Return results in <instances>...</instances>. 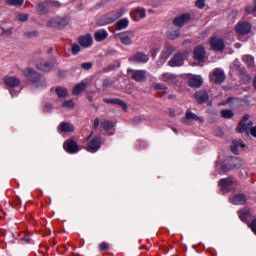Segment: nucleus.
I'll return each instance as SVG.
<instances>
[{
  "mask_svg": "<svg viewBox=\"0 0 256 256\" xmlns=\"http://www.w3.org/2000/svg\"><path fill=\"white\" fill-rule=\"evenodd\" d=\"M22 75L32 83L36 88L38 87H47V81L45 77L39 72L35 71L33 68H25L21 70Z\"/></svg>",
  "mask_w": 256,
  "mask_h": 256,
  "instance_id": "obj_1",
  "label": "nucleus"
},
{
  "mask_svg": "<svg viewBox=\"0 0 256 256\" xmlns=\"http://www.w3.org/2000/svg\"><path fill=\"white\" fill-rule=\"evenodd\" d=\"M70 18L67 15L54 16L46 22V27L50 29H63L69 25Z\"/></svg>",
  "mask_w": 256,
  "mask_h": 256,
  "instance_id": "obj_2",
  "label": "nucleus"
},
{
  "mask_svg": "<svg viewBox=\"0 0 256 256\" xmlns=\"http://www.w3.org/2000/svg\"><path fill=\"white\" fill-rule=\"evenodd\" d=\"M123 15H125V8L109 12L102 17V20L104 21L102 25H109L110 23L117 21V19H120V17H123Z\"/></svg>",
  "mask_w": 256,
  "mask_h": 256,
  "instance_id": "obj_3",
  "label": "nucleus"
},
{
  "mask_svg": "<svg viewBox=\"0 0 256 256\" xmlns=\"http://www.w3.org/2000/svg\"><path fill=\"white\" fill-rule=\"evenodd\" d=\"M243 163V159L238 157H231L229 159V163L222 166V169L227 173L231 171V169H241V167H243Z\"/></svg>",
  "mask_w": 256,
  "mask_h": 256,
  "instance_id": "obj_4",
  "label": "nucleus"
},
{
  "mask_svg": "<svg viewBox=\"0 0 256 256\" xmlns=\"http://www.w3.org/2000/svg\"><path fill=\"white\" fill-rule=\"evenodd\" d=\"M210 80L217 85H221L225 81V72L219 68L214 69L213 73L210 74Z\"/></svg>",
  "mask_w": 256,
  "mask_h": 256,
  "instance_id": "obj_5",
  "label": "nucleus"
},
{
  "mask_svg": "<svg viewBox=\"0 0 256 256\" xmlns=\"http://www.w3.org/2000/svg\"><path fill=\"white\" fill-rule=\"evenodd\" d=\"M131 77L137 83L147 81V70H130Z\"/></svg>",
  "mask_w": 256,
  "mask_h": 256,
  "instance_id": "obj_6",
  "label": "nucleus"
},
{
  "mask_svg": "<svg viewBox=\"0 0 256 256\" xmlns=\"http://www.w3.org/2000/svg\"><path fill=\"white\" fill-rule=\"evenodd\" d=\"M210 47L213 51H223L225 49V42L223 39L214 36L210 38Z\"/></svg>",
  "mask_w": 256,
  "mask_h": 256,
  "instance_id": "obj_7",
  "label": "nucleus"
},
{
  "mask_svg": "<svg viewBox=\"0 0 256 256\" xmlns=\"http://www.w3.org/2000/svg\"><path fill=\"white\" fill-rule=\"evenodd\" d=\"M86 149L89 153H97V151L101 149V138L94 137L88 142Z\"/></svg>",
  "mask_w": 256,
  "mask_h": 256,
  "instance_id": "obj_8",
  "label": "nucleus"
},
{
  "mask_svg": "<svg viewBox=\"0 0 256 256\" xmlns=\"http://www.w3.org/2000/svg\"><path fill=\"white\" fill-rule=\"evenodd\" d=\"M63 148L67 153H79V145L75 142V140H66L63 144Z\"/></svg>",
  "mask_w": 256,
  "mask_h": 256,
  "instance_id": "obj_9",
  "label": "nucleus"
},
{
  "mask_svg": "<svg viewBox=\"0 0 256 256\" xmlns=\"http://www.w3.org/2000/svg\"><path fill=\"white\" fill-rule=\"evenodd\" d=\"M252 26L248 22H240L235 27L236 33L238 35H249L251 33Z\"/></svg>",
  "mask_w": 256,
  "mask_h": 256,
  "instance_id": "obj_10",
  "label": "nucleus"
},
{
  "mask_svg": "<svg viewBox=\"0 0 256 256\" xmlns=\"http://www.w3.org/2000/svg\"><path fill=\"white\" fill-rule=\"evenodd\" d=\"M185 63V56H183V53L179 52L175 54L171 60L168 62V65L170 67H181Z\"/></svg>",
  "mask_w": 256,
  "mask_h": 256,
  "instance_id": "obj_11",
  "label": "nucleus"
},
{
  "mask_svg": "<svg viewBox=\"0 0 256 256\" xmlns=\"http://www.w3.org/2000/svg\"><path fill=\"white\" fill-rule=\"evenodd\" d=\"M36 12L38 13V15H47L51 13L49 0L39 2L36 6Z\"/></svg>",
  "mask_w": 256,
  "mask_h": 256,
  "instance_id": "obj_12",
  "label": "nucleus"
},
{
  "mask_svg": "<svg viewBox=\"0 0 256 256\" xmlns=\"http://www.w3.org/2000/svg\"><path fill=\"white\" fill-rule=\"evenodd\" d=\"M55 67V63L53 62H47L43 59L37 60L36 62V68L39 71H51Z\"/></svg>",
  "mask_w": 256,
  "mask_h": 256,
  "instance_id": "obj_13",
  "label": "nucleus"
},
{
  "mask_svg": "<svg viewBox=\"0 0 256 256\" xmlns=\"http://www.w3.org/2000/svg\"><path fill=\"white\" fill-rule=\"evenodd\" d=\"M3 81L7 87H19L21 85V79L17 76H5Z\"/></svg>",
  "mask_w": 256,
  "mask_h": 256,
  "instance_id": "obj_14",
  "label": "nucleus"
},
{
  "mask_svg": "<svg viewBox=\"0 0 256 256\" xmlns=\"http://www.w3.org/2000/svg\"><path fill=\"white\" fill-rule=\"evenodd\" d=\"M173 53H175V47L172 45H166L160 56L161 63H165V61H167V59H169Z\"/></svg>",
  "mask_w": 256,
  "mask_h": 256,
  "instance_id": "obj_15",
  "label": "nucleus"
},
{
  "mask_svg": "<svg viewBox=\"0 0 256 256\" xmlns=\"http://www.w3.org/2000/svg\"><path fill=\"white\" fill-rule=\"evenodd\" d=\"M130 61L134 63H147L149 61V55L143 52H137L130 58Z\"/></svg>",
  "mask_w": 256,
  "mask_h": 256,
  "instance_id": "obj_16",
  "label": "nucleus"
},
{
  "mask_svg": "<svg viewBox=\"0 0 256 256\" xmlns=\"http://www.w3.org/2000/svg\"><path fill=\"white\" fill-rule=\"evenodd\" d=\"M103 103H107L108 105H118L119 107H122L124 111H127V103L125 101L114 98V99H109V98H104Z\"/></svg>",
  "mask_w": 256,
  "mask_h": 256,
  "instance_id": "obj_17",
  "label": "nucleus"
},
{
  "mask_svg": "<svg viewBox=\"0 0 256 256\" xmlns=\"http://www.w3.org/2000/svg\"><path fill=\"white\" fill-rule=\"evenodd\" d=\"M190 19L189 14H182L176 18H174L173 20V25H175V27H183L185 25V23H187Z\"/></svg>",
  "mask_w": 256,
  "mask_h": 256,
  "instance_id": "obj_18",
  "label": "nucleus"
},
{
  "mask_svg": "<svg viewBox=\"0 0 256 256\" xmlns=\"http://www.w3.org/2000/svg\"><path fill=\"white\" fill-rule=\"evenodd\" d=\"M58 131H60V133H73L75 126H73L71 122H61L58 126Z\"/></svg>",
  "mask_w": 256,
  "mask_h": 256,
  "instance_id": "obj_19",
  "label": "nucleus"
},
{
  "mask_svg": "<svg viewBox=\"0 0 256 256\" xmlns=\"http://www.w3.org/2000/svg\"><path fill=\"white\" fill-rule=\"evenodd\" d=\"M194 97L197 103H200V104L207 103V101H209V94L204 90L197 91L194 94Z\"/></svg>",
  "mask_w": 256,
  "mask_h": 256,
  "instance_id": "obj_20",
  "label": "nucleus"
},
{
  "mask_svg": "<svg viewBox=\"0 0 256 256\" xmlns=\"http://www.w3.org/2000/svg\"><path fill=\"white\" fill-rule=\"evenodd\" d=\"M130 17L133 21H139L140 19H145L146 12L144 8H137L133 12H131Z\"/></svg>",
  "mask_w": 256,
  "mask_h": 256,
  "instance_id": "obj_21",
  "label": "nucleus"
},
{
  "mask_svg": "<svg viewBox=\"0 0 256 256\" xmlns=\"http://www.w3.org/2000/svg\"><path fill=\"white\" fill-rule=\"evenodd\" d=\"M78 41L81 47H91V45H93V36H91V34L80 36Z\"/></svg>",
  "mask_w": 256,
  "mask_h": 256,
  "instance_id": "obj_22",
  "label": "nucleus"
},
{
  "mask_svg": "<svg viewBox=\"0 0 256 256\" xmlns=\"http://www.w3.org/2000/svg\"><path fill=\"white\" fill-rule=\"evenodd\" d=\"M239 147H241V149H245V144H243V140H234L232 142V145L230 146V151L234 153V155H239Z\"/></svg>",
  "mask_w": 256,
  "mask_h": 256,
  "instance_id": "obj_23",
  "label": "nucleus"
},
{
  "mask_svg": "<svg viewBox=\"0 0 256 256\" xmlns=\"http://www.w3.org/2000/svg\"><path fill=\"white\" fill-rule=\"evenodd\" d=\"M160 81H163L164 83H177V76L175 74H171L169 72L164 73L160 76Z\"/></svg>",
  "mask_w": 256,
  "mask_h": 256,
  "instance_id": "obj_24",
  "label": "nucleus"
},
{
  "mask_svg": "<svg viewBox=\"0 0 256 256\" xmlns=\"http://www.w3.org/2000/svg\"><path fill=\"white\" fill-rule=\"evenodd\" d=\"M185 118L187 119V121H197L198 123L205 122V119H203V117L198 116L197 114L191 112V110H188L186 112Z\"/></svg>",
  "mask_w": 256,
  "mask_h": 256,
  "instance_id": "obj_25",
  "label": "nucleus"
},
{
  "mask_svg": "<svg viewBox=\"0 0 256 256\" xmlns=\"http://www.w3.org/2000/svg\"><path fill=\"white\" fill-rule=\"evenodd\" d=\"M194 59L197 61H203L205 59V48L203 46H197L194 49Z\"/></svg>",
  "mask_w": 256,
  "mask_h": 256,
  "instance_id": "obj_26",
  "label": "nucleus"
},
{
  "mask_svg": "<svg viewBox=\"0 0 256 256\" xmlns=\"http://www.w3.org/2000/svg\"><path fill=\"white\" fill-rule=\"evenodd\" d=\"M251 129H253V122H249L248 124L242 122L239 123L236 131H238V133H249V131L251 132Z\"/></svg>",
  "mask_w": 256,
  "mask_h": 256,
  "instance_id": "obj_27",
  "label": "nucleus"
},
{
  "mask_svg": "<svg viewBox=\"0 0 256 256\" xmlns=\"http://www.w3.org/2000/svg\"><path fill=\"white\" fill-rule=\"evenodd\" d=\"M233 205H245L247 203V196L245 194H237L232 199Z\"/></svg>",
  "mask_w": 256,
  "mask_h": 256,
  "instance_id": "obj_28",
  "label": "nucleus"
},
{
  "mask_svg": "<svg viewBox=\"0 0 256 256\" xmlns=\"http://www.w3.org/2000/svg\"><path fill=\"white\" fill-rule=\"evenodd\" d=\"M107 37H109V33L106 32V30H98L94 33V39L98 43H101V41H105Z\"/></svg>",
  "mask_w": 256,
  "mask_h": 256,
  "instance_id": "obj_29",
  "label": "nucleus"
},
{
  "mask_svg": "<svg viewBox=\"0 0 256 256\" xmlns=\"http://www.w3.org/2000/svg\"><path fill=\"white\" fill-rule=\"evenodd\" d=\"M188 83L191 87L199 88L203 85V80L199 76H193L188 80Z\"/></svg>",
  "mask_w": 256,
  "mask_h": 256,
  "instance_id": "obj_30",
  "label": "nucleus"
},
{
  "mask_svg": "<svg viewBox=\"0 0 256 256\" xmlns=\"http://www.w3.org/2000/svg\"><path fill=\"white\" fill-rule=\"evenodd\" d=\"M85 89H87V83L82 81L74 86L72 93L73 95H79V93H82Z\"/></svg>",
  "mask_w": 256,
  "mask_h": 256,
  "instance_id": "obj_31",
  "label": "nucleus"
},
{
  "mask_svg": "<svg viewBox=\"0 0 256 256\" xmlns=\"http://www.w3.org/2000/svg\"><path fill=\"white\" fill-rule=\"evenodd\" d=\"M55 93L59 99H65L67 95H69V92L67 91V88L58 86L55 88Z\"/></svg>",
  "mask_w": 256,
  "mask_h": 256,
  "instance_id": "obj_32",
  "label": "nucleus"
},
{
  "mask_svg": "<svg viewBox=\"0 0 256 256\" xmlns=\"http://www.w3.org/2000/svg\"><path fill=\"white\" fill-rule=\"evenodd\" d=\"M127 27H129V20L127 18H123L116 23V31H123Z\"/></svg>",
  "mask_w": 256,
  "mask_h": 256,
  "instance_id": "obj_33",
  "label": "nucleus"
},
{
  "mask_svg": "<svg viewBox=\"0 0 256 256\" xmlns=\"http://www.w3.org/2000/svg\"><path fill=\"white\" fill-rule=\"evenodd\" d=\"M233 183V178H223L219 180L218 185H220V187H223L224 189H227V187H231Z\"/></svg>",
  "mask_w": 256,
  "mask_h": 256,
  "instance_id": "obj_34",
  "label": "nucleus"
},
{
  "mask_svg": "<svg viewBox=\"0 0 256 256\" xmlns=\"http://www.w3.org/2000/svg\"><path fill=\"white\" fill-rule=\"evenodd\" d=\"M123 45H129V32H122L116 35Z\"/></svg>",
  "mask_w": 256,
  "mask_h": 256,
  "instance_id": "obj_35",
  "label": "nucleus"
},
{
  "mask_svg": "<svg viewBox=\"0 0 256 256\" xmlns=\"http://www.w3.org/2000/svg\"><path fill=\"white\" fill-rule=\"evenodd\" d=\"M167 37H168V39H170L171 41L177 39V37H179V28H178V29L170 28V29L167 31Z\"/></svg>",
  "mask_w": 256,
  "mask_h": 256,
  "instance_id": "obj_36",
  "label": "nucleus"
},
{
  "mask_svg": "<svg viewBox=\"0 0 256 256\" xmlns=\"http://www.w3.org/2000/svg\"><path fill=\"white\" fill-rule=\"evenodd\" d=\"M242 61H244L248 67H253V65H255L254 58L251 55H244Z\"/></svg>",
  "mask_w": 256,
  "mask_h": 256,
  "instance_id": "obj_37",
  "label": "nucleus"
},
{
  "mask_svg": "<svg viewBox=\"0 0 256 256\" xmlns=\"http://www.w3.org/2000/svg\"><path fill=\"white\" fill-rule=\"evenodd\" d=\"M6 1V5H9L10 7H21V5H23V3L25 2V0H5Z\"/></svg>",
  "mask_w": 256,
  "mask_h": 256,
  "instance_id": "obj_38",
  "label": "nucleus"
},
{
  "mask_svg": "<svg viewBox=\"0 0 256 256\" xmlns=\"http://www.w3.org/2000/svg\"><path fill=\"white\" fill-rule=\"evenodd\" d=\"M23 37H25V39H33L35 37H39V31L33 30L29 32H24Z\"/></svg>",
  "mask_w": 256,
  "mask_h": 256,
  "instance_id": "obj_39",
  "label": "nucleus"
},
{
  "mask_svg": "<svg viewBox=\"0 0 256 256\" xmlns=\"http://www.w3.org/2000/svg\"><path fill=\"white\" fill-rule=\"evenodd\" d=\"M101 127L104 131H111V129H113V122L104 120L101 122Z\"/></svg>",
  "mask_w": 256,
  "mask_h": 256,
  "instance_id": "obj_40",
  "label": "nucleus"
},
{
  "mask_svg": "<svg viewBox=\"0 0 256 256\" xmlns=\"http://www.w3.org/2000/svg\"><path fill=\"white\" fill-rule=\"evenodd\" d=\"M238 215H239L241 221H247V219L249 218V210H247V209L240 210L238 212Z\"/></svg>",
  "mask_w": 256,
  "mask_h": 256,
  "instance_id": "obj_41",
  "label": "nucleus"
},
{
  "mask_svg": "<svg viewBox=\"0 0 256 256\" xmlns=\"http://www.w3.org/2000/svg\"><path fill=\"white\" fill-rule=\"evenodd\" d=\"M233 111L232 110H222L221 111V117H223V119H232L233 117Z\"/></svg>",
  "mask_w": 256,
  "mask_h": 256,
  "instance_id": "obj_42",
  "label": "nucleus"
},
{
  "mask_svg": "<svg viewBox=\"0 0 256 256\" xmlns=\"http://www.w3.org/2000/svg\"><path fill=\"white\" fill-rule=\"evenodd\" d=\"M62 107L64 109H75V102L73 100H66L63 102Z\"/></svg>",
  "mask_w": 256,
  "mask_h": 256,
  "instance_id": "obj_43",
  "label": "nucleus"
},
{
  "mask_svg": "<svg viewBox=\"0 0 256 256\" xmlns=\"http://www.w3.org/2000/svg\"><path fill=\"white\" fill-rule=\"evenodd\" d=\"M71 51L72 55H78L81 52V46L79 44H72Z\"/></svg>",
  "mask_w": 256,
  "mask_h": 256,
  "instance_id": "obj_44",
  "label": "nucleus"
},
{
  "mask_svg": "<svg viewBox=\"0 0 256 256\" xmlns=\"http://www.w3.org/2000/svg\"><path fill=\"white\" fill-rule=\"evenodd\" d=\"M246 13L251 15V13H256V0H254V6H247Z\"/></svg>",
  "mask_w": 256,
  "mask_h": 256,
  "instance_id": "obj_45",
  "label": "nucleus"
},
{
  "mask_svg": "<svg viewBox=\"0 0 256 256\" xmlns=\"http://www.w3.org/2000/svg\"><path fill=\"white\" fill-rule=\"evenodd\" d=\"M113 80H111L110 78H106L104 80H102V86L107 88V87H111V85H113Z\"/></svg>",
  "mask_w": 256,
  "mask_h": 256,
  "instance_id": "obj_46",
  "label": "nucleus"
},
{
  "mask_svg": "<svg viewBox=\"0 0 256 256\" xmlns=\"http://www.w3.org/2000/svg\"><path fill=\"white\" fill-rule=\"evenodd\" d=\"M80 67H81L82 69H84L85 71H89V69H92L93 63H91V62H84V63H82V64L80 65Z\"/></svg>",
  "mask_w": 256,
  "mask_h": 256,
  "instance_id": "obj_47",
  "label": "nucleus"
},
{
  "mask_svg": "<svg viewBox=\"0 0 256 256\" xmlns=\"http://www.w3.org/2000/svg\"><path fill=\"white\" fill-rule=\"evenodd\" d=\"M154 88L157 90L160 89V90L164 91L163 95H165L167 93V86H165V84H156L154 86Z\"/></svg>",
  "mask_w": 256,
  "mask_h": 256,
  "instance_id": "obj_48",
  "label": "nucleus"
},
{
  "mask_svg": "<svg viewBox=\"0 0 256 256\" xmlns=\"http://www.w3.org/2000/svg\"><path fill=\"white\" fill-rule=\"evenodd\" d=\"M141 121H143V118H141V116H135L132 119V125H140Z\"/></svg>",
  "mask_w": 256,
  "mask_h": 256,
  "instance_id": "obj_49",
  "label": "nucleus"
},
{
  "mask_svg": "<svg viewBox=\"0 0 256 256\" xmlns=\"http://www.w3.org/2000/svg\"><path fill=\"white\" fill-rule=\"evenodd\" d=\"M100 251H107L109 249V243L107 242H102L99 245Z\"/></svg>",
  "mask_w": 256,
  "mask_h": 256,
  "instance_id": "obj_50",
  "label": "nucleus"
},
{
  "mask_svg": "<svg viewBox=\"0 0 256 256\" xmlns=\"http://www.w3.org/2000/svg\"><path fill=\"white\" fill-rule=\"evenodd\" d=\"M29 19V16L27 14H20L18 15V21H21L22 23H25Z\"/></svg>",
  "mask_w": 256,
  "mask_h": 256,
  "instance_id": "obj_51",
  "label": "nucleus"
},
{
  "mask_svg": "<svg viewBox=\"0 0 256 256\" xmlns=\"http://www.w3.org/2000/svg\"><path fill=\"white\" fill-rule=\"evenodd\" d=\"M195 5L198 9H203V7H205V0H196Z\"/></svg>",
  "mask_w": 256,
  "mask_h": 256,
  "instance_id": "obj_52",
  "label": "nucleus"
},
{
  "mask_svg": "<svg viewBox=\"0 0 256 256\" xmlns=\"http://www.w3.org/2000/svg\"><path fill=\"white\" fill-rule=\"evenodd\" d=\"M44 111H45V113H51V111H53V105L52 104H45L44 105Z\"/></svg>",
  "mask_w": 256,
  "mask_h": 256,
  "instance_id": "obj_53",
  "label": "nucleus"
},
{
  "mask_svg": "<svg viewBox=\"0 0 256 256\" xmlns=\"http://www.w3.org/2000/svg\"><path fill=\"white\" fill-rule=\"evenodd\" d=\"M49 5H50V8L51 7H56V8L61 7V3L57 2V1H49Z\"/></svg>",
  "mask_w": 256,
  "mask_h": 256,
  "instance_id": "obj_54",
  "label": "nucleus"
},
{
  "mask_svg": "<svg viewBox=\"0 0 256 256\" xmlns=\"http://www.w3.org/2000/svg\"><path fill=\"white\" fill-rule=\"evenodd\" d=\"M1 35H13V31L11 29L6 30L5 28H2Z\"/></svg>",
  "mask_w": 256,
  "mask_h": 256,
  "instance_id": "obj_55",
  "label": "nucleus"
},
{
  "mask_svg": "<svg viewBox=\"0 0 256 256\" xmlns=\"http://www.w3.org/2000/svg\"><path fill=\"white\" fill-rule=\"evenodd\" d=\"M250 228L252 229L253 233L256 235V219L252 220L250 224Z\"/></svg>",
  "mask_w": 256,
  "mask_h": 256,
  "instance_id": "obj_56",
  "label": "nucleus"
},
{
  "mask_svg": "<svg viewBox=\"0 0 256 256\" xmlns=\"http://www.w3.org/2000/svg\"><path fill=\"white\" fill-rule=\"evenodd\" d=\"M249 117V114L244 115L239 123H247V121H249Z\"/></svg>",
  "mask_w": 256,
  "mask_h": 256,
  "instance_id": "obj_57",
  "label": "nucleus"
},
{
  "mask_svg": "<svg viewBox=\"0 0 256 256\" xmlns=\"http://www.w3.org/2000/svg\"><path fill=\"white\" fill-rule=\"evenodd\" d=\"M99 123H100L99 118H95V120H94V129H98L99 128Z\"/></svg>",
  "mask_w": 256,
  "mask_h": 256,
  "instance_id": "obj_58",
  "label": "nucleus"
},
{
  "mask_svg": "<svg viewBox=\"0 0 256 256\" xmlns=\"http://www.w3.org/2000/svg\"><path fill=\"white\" fill-rule=\"evenodd\" d=\"M237 101H239V100L230 97V98H228V99L226 100V103H234V102H237Z\"/></svg>",
  "mask_w": 256,
  "mask_h": 256,
  "instance_id": "obj_59",
  "label": "nucleus"
},
{
  "mask_svg": "<svg viewBox=\"0 0 256 256\" xmlns=\"http://www.w3.org/2000/svg\"><path fill=\"white\" fill-rule=\"evenodd\" d=\"M22 239V241H26V243H29V241H30V239L29 238H26V237H23V238H21Z\"/></svg>",
  "mask_w": 256,
  "mask_h": 256,
  "instance_id": "obj_60",
  "label": "nucleus"
},
{
  "mask_svg": "<svg viewBox=\"0 0 256 256\" xmlns=\"http://www.w3.org/2000/svg\"><path fill=\"white\" fill-rule=\"evenodd\" d=\"M88 101H89L90 103H92V102H93V96H88Z\"/></svg>",
  "mask_w": 256,
  "mask_h": 256,
  "instance_id": "obj_61",
  "label": "nucleus"
},
{
  "mask_svg": "<svg viewBox=\"0 0 256 256\" xmlns=\"http://www.w3.org/2000/svg\"><path fill=\"white\" fill-rule=\"evenodd\" d=\"M230 15H237V10L232 11Z\"/></svg>",
  "mask_w": 256,
  "mask_h": 256,
  "instance_id": "obj_62",
  "label": "nucleus"
},
{
  "mask_svg": "<svg viewBox=\"0 0 256 256\" xmlns=\"http://www.w3.org/2000/svg\"><path fill=\"white\" fill-rule=\"evenodd\" d=\"M172 131H173L174 133H178V131H177L176 128H172Z\"/></svg>",
  "mask_w": 256,
  "mask_h": 256,
  "instance_id": "obj_63",
  "label": "nucleus"
},
{
  "mask_svg": "<svg viewBox=\"0 0 256 256\" xmlns=\"http://www.w3.org/2000/svg\"><path fill=\"white\" fill-rule=\"evenodd\" d=\"M168 99H173V95H169V96H168Z\"/></svg>",
  "mask_w": 256,
  "mask_h": 256,
  "instance_id": "obj_64",
  "label": "nucleus"
}]
</instances>
